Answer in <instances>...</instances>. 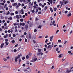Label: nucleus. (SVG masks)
<instances>
[{
    "instance_id": "obj_51",
    "label": "nucleus",
    "mask_w": 73,
    "mask_h": 73,
    "mask_svg": "<svg viewBox=\"0 0 73 73\" xmlns=\"http://www.w3.org/2000/svg\"><path fill=\"white\" fill-rule=\"evenodd\" d=\"M24 10L23 9H22L21 10V12H23V11H24Z\"/></svg>"
},
{
    "instance_id": "obj_1",
    "label": "nucleus",
    "mask_w": 73,
    "mask_h": 73,
    "mask_svg": "<svg viewBox=\"0 0 73 73\" xmlns=\"http://www.w3.org/2000/svg\"><path fill=\"white\" fill-rule=\"evenodd\" d=\"M66 1V0H63L61 5V7L62 6V5L65 6L66 5V4H67V3H69V1Z\"/></svg>"
},
{
    "instance_id": "obj_21",
    "label": "nucleus",
    "mask_w": 73,
    "mask_h": 73,
    "mask_svg": "<svg viewBox=\"0 0 73 73\" xmlns=\"http://www.w3.org/2000/svg\"><path fill=\"white\" fill-rule=\"evenodd\" d=\"M37 60V58H36L34 59L33 60L34 61V62H35V61H36V60Z\"/></svg>"
},
{
    "instance_id": "obj_44",
    "label": "nucleus",
    "mask_w": 73,
    "mask_h": 73,
    "mask_svg": "<svg viewBox=\"0 0 73 73\" xmlns=\"http://www.w3.org/2000/svg\"><path fill=\"white\" fill-rule=\"evenodd\" d=\"M20 49H21V47H19L18 48V49H17V50H18V51L19 50H20Z\"/></svg>"
},
{
    "instance_id": "obj_32",
    "label": "nucleus",
    "mask_w": 73,
    "mask_h": 73,
    "mask_svg": "<svg viewBox=\"0 0 73 73\" xmlns=\"http://www.w3.org/2000/svg\"><path fill=\"white\" fill-rule=\"evenodd\" d=\"M7 6V5L6 4H5V6H4V8H5L6 7V6Z\"/></svg>"
},
{
    "instance_id": "obj_55",
    "label": "nucleus",
    "mask_w": 73,
    "mask_h": 73,
    "mask_svg": "<svg viewBox=\"0 0 73 73\" xmlns=\"http://www.w3.org/2000/svg\"><path fill=\"white\" fill-rule=\"evenodd\" d=\"M54 67V66H52V68H51V69H53Z\"/></svg>"
},
{
    "instance_id": "obj_63",
    "label": "nucleus",
    "mask_w": 73,
    "mask_h": 73,
    "mask_svg": "<svg viewBox=\"0 0 73 73\" xmlns=\"http://www.w3.org/2000/svg\"><path fill=\"white\" fill-rule=\"evenodd\" d=\"M24 34L25 35H26L27 34V33L26 32H25V33H24Z\"/></svg>"
},
{
    "instance_id": "obj_5",
    "label": "nucleus",
    "mask_w": 73,
    "mask_h": 73,
    "mask_svg": "<svg viewBox=\"0 0 73 73\" xmlns=\"http://www.w3.org/2000/svg\"><path fill=\"white\" fill-rule=\"evenodd\" d=\"M51 23H52V25H54V26H56V23H55V21L54 20L53 21V22L52 21L51 22Z\"/></svg>"
},
{
    "instance_id": "obj_53",
    "label": "nucleus",
    "mask_w": 73,
    "mask_h": 73,
    "mask_svg": "<svg viewBox=\"0 0 73 73\" xmlns=\"http://www.w3.org/2000/svg\"><path fill=\"white\" fill-rule=\"evenodd\" d=\"M22 25L23 26H24L25 25V23H23L22 24Z\"/></svg>"
},
{
    "instance_id": "obj_57",
    "label": "nucleus",
    "mask_w": 73,
    "mask_h": 73,
    "mask_svg": "<svg viewBox=\"0 0 73 73\" xmlns=\"http://www.w3.org/2000/svg\"><path fill=\"white\" fill-rule=\"evenodd\" d=\"M42 36H39L38 37V38H42Z\"/></svg>"
},
{
    "instance_id": "obj_6",
    "label": "nucleus",
    "mask_w": 73,
    "mask_h": 73,
    "mask_svg": "<svg viewBox=\"0 0 73 73\" xmlns=\"http://www.w3.org/2000/svg\"><path fill=\"white\" fill-rule=\"evenodd\" d=\"M54 37V36H51L50 37V41L51 42H52V40H53V37Z\"/></svg>"
},
{
    "instance_id": "obj_36",
    "label": "nucleus",
    "mask_w": 73,
    "mask_h": 73,
    "mask_svg": "<svg viewBox=\"0 0 73 73\" xmlns=\"http://www.w3.org/2000/svg\"><path fill=\"white\" fill-rule=\"evenodd\" d=\"M30 62H34V60L33 59V60H31L30 61Z\"/></svg>"
},
{
    "instance_id": "obj_13",
    "label": "nucleus",
    "mask_w": 73,
    "mask_h": 73,
    "mask_svg": "<svg viewBox=\"0 0 73 73\" xmlns=\"http://www.w3.org/2000/svg\"><path fill=\"white\" fill-rule=\"evenodd\" d=\"M38 48V47L37 46H34V49L35 50H37Z\"/></svg>"
},
{
    "instance_id": "obj_27",
    "label": "nucleus",
    "mask_w": 73,
    "mask_h": 73,
    "mask_svg": "<svg viewBox=\"0 0 73 73\" xmlns=\"http://www.w3.org/2000/svg\"><path fill=\"white\" fill-rule=\"evenodd\" d=\"M47 6H45V9H44V10H45V11H46V10H47Z\"/></svg>"
},
{
    "instance_id": "obj_49",
    "label": "nucleus",
    "mask_w": 73,
    "mask_h": 73,
    "mask_svg": "<svg viewBox=\"0 0 73 73\" xmlns=\"http://www.w3.org/2000/svg\"><path fill=\"white\" fill-rule=\"evenodd\" d=\"M25 41L26 42H27V39H26V38H25Z\"/></svg>"
},
{
    "instance_id": "obj_42",
    "label": "nucleus",
    "mask_w": 73,
    "mask_h": 73,
    "mask_svg": "<svg viewBox=\"0 0 73 73\" xmlns=\"http://www.w3.org/2000/svg\"><path fill=\"white\" fill-rule=\"evenodd\" d=\"M13 25L14 26H17V24L16 23H14Z\"/></svg>"
},
{
    "instance_id": "obj_43",
    "label": "nucleus",
    "mask_w": 73,
    "mask_h": 73,
    "mask_svg": "<svg viewBox=\"0 0 73 73\" xmlns=\"http://www.w3.org/2000/svg\"><path fill=\"white\" fill-rule=\"evenodd\" d=\"M29 38H31V35H30L29 36Z\"/></svg>"
},
{
    "instance_id": "obj_7",
    "label": "nucleus",
    "mask_w": 73,
    "mask_h": 73,
    "mask_svg": "<svg viewBox=\"0 0 73 73\" xmlns=\"http://www.w3.org/2000/svg\"><path fill=\"white\" fill-rule=\"evenodd\" d=\"M48 48L51 49L52 48V45H49L48 46Z\"/></svg>"
},
{
    "instance_id": "obj_35",
    "label": "nucleus",
    "mask_w": 73,
    "mask_h": 73,
    "mask_svg": "<svg viewBox=\"0 0 73 73\" xmlns=\"http://www.w3.org/2000/svg\"><path fill=\"white\" fill-rule=\"evenodd\" d=\"M57 9V8H54V10L55 11H56V10Z\"/></svg>"
},
{
    "instance_id": "obj_58",
    "label": "nucleus",
    "mask_w": 73,
    "mask_h": 73,
    "mask_svg": "<svg viewBox=\"0 0 73 73\" xmlns=\"http://www.w3.org/2000/svg\"><path fill=\"white\" fill-rule=\"evenodd\" d=\"M41 12L40 11V12H38V14H41Z\"/></svg>"
},
{
    "instance_id": "obj_52",
    "label": "nucleus",
    "mask_w": 73,
    "mask_h": 73,
    "mask_svg": "<svg viewBox=\"0 0 73 73\" xmlns=\"http://www.w3.org/2000/svg\"><path fill=\"white\" fill-rule=\"evenodd\" d=\"M10 22V21H7V22L8 24H9Z\"/></svg>"
},
{
    "instance_id": "obj_48",
    "label": "nucleus",
    "mask_w": 73,
    "mask_h": 73,
    "mask_svg": "<svg viewBox=\"0 0 73 73\" xmlns=\"http://www.w3.org/2000/svg\"><path fill=\"white\" fill-rule=\"evenodd\" d=\"M54 45V43L53 42H52V45H51V47H53V45Z\"/></svg>"
},
{
    "instance_id": "obj_15",
    "label": "nucleus",
    "mask_w": 73,
    "mask_h": 73,
    "mask_svg": "<svg viewBox=\"0 0 73 73\" xmlns=\"http://www.w3.org/2000/svg\"><path fill=\"white\" fill-rule=\"evenodd\" d=\"M41 50H41V49H38V52H41Z\"/></svg>"
},
{
    "instance_id": "obj_18",
    "label": "nucleus",
    "mask_w": 73,
    "mask_h": 73,
    "mask_svg": "<svg viewBox=\"0 0 73 73\" xmlns=\"http://www.w3.org/2000/svg\"><path fill=\"white\" fill-rule=\"evenodd\" d=\"M67 42V41L66 40H65L64 42V44H65Z\"/></svg>"
},
{
    "instance_id": "obj_9",
    "label": "nucleus",
    "mask_w": 73,
    "mask_h": 73,
    "mask_svg": "<svg viewBox=\"0 0 73 73\" xmlns=\"http://www.w3.org/2000/svg\"><path fill=\"white\" fill-rule=\"evenodd\" d=\"M4 44H5L4 43H2L1 44V46H0V47L1 48H2L3 47V46H4Z\"/></svg>"
},
{
    "instance_id": "obj_54",
    "label": "nucleus",
    "mask_w": 73,
    "mask_h": 73,
    "mask_svg": "<svg viewBox=\"0 0 73 73\" xmlns=\"http://www.w3.org/2000/svg\"><path fill=\"white\" fill-rule=\"evenodd\" d=\"M38 10H39L40 11H41V9L40 7H39V8H38Z\"/></svg>"
},
{
    "instance_id": "obj_37",
    "label": "nucleus",
    "mask_w": 73,
    "mask_h": 73,
    "mask_svg": "<svg viewBox=\"0 0 73 73\" xmlns=\"http://www.w3.org/2000/svg\"><path fill=\"white\" fill-rule=\"evenodd\" d=\"M26 58L27 59H29V56L28 55H27L26 56Z\"/></svg>"
},
{
    "instance_id": "obj_25",
    "label": "nucleus",
    "mask_w": 73,
    "mask_h": 73,
    "mask_svg": "<svg viewBox=\"0 0 73 73\" xmlns=\"http://www.w3.org/2000/svg\"><path fill=\"white\" fill-rule=\"evenodd\" d=\"M51 44V42H49V43H46V44L47 45H49V44Z\"/></svg>"
},
{
    "instance_id": "obj_64",
    "label": "nucleus",
    "mask_w": 73,
    "mask_h": 73,
    "mask_svg": "<svg viewBox=\"0 0 73 73\" xmlns=\"http://www.w3.org/2000/svg\"><path fill=\"white\" fill-rule=\"evenodd\" d=\"M68 11H65V14L67 13H68Z\"/></svg>"
},
{
    "instance_id": "obj_61",
    "label": "nucleus",
    "mask_w": 73,
    "mask_h": 73,
    "mask_svg": "<svg viewBox=\"0 0 73 73\" xmlns=\"http://www.w3.org/2000/svg\"><path fill=\"white\" fill-rule=\"evenodd\" d=\"M59 50V48H56V51H58V50Z\"/></svg>"
},
{
    "instance_id": "obj_24",
    "label": "nucleus",
    "mask_w": 73,
    "mask_h": 73,
    "mask_svg": "<svg viewBox=\"0 0 73 73\" xmlns=\"http://www.w3.org/2000/svg\"><path fill=\"white\" fill-rule=\"evenodd\" d=\"M19 7V6L17 5L15 7V8L16 9H17Z\"/></svg>"
},
{
    "instance_id": "obj_34",
    "label": "nucleus",
    "mask_w": 73,
    "mask_h": 73,
    "mask_svg": "<svg viewBox=\"0 0 73 73\" xmlns=\"http://www.w3.org/2000/svg\"><path fill=\"white\" fill-rule=\"evenodd\" d=\"M61 57H62V55L61 54L60 55L58 56V58H61Z\"/></svg>"
},
{
    "instance_id": "obj_47",
    "label": "nucleus",
    "mask_w": 73,
    "mask_h": 73,
    "mask_svg": "<svg viewBox=\"0 0 73 73\" xmlns=\"http://www.w3.org/2000/svg\"><path fill=\"white\" fill-rule=\"evenodd\" d=\"M29 61H27V64L28 65H29Z\"/></svg>"
},
{
    "instance_id": "obj_8",
    "label": "nucleus",
    "mask_w": 73,
    "mask_h": 73,
    "mask_svg": "<svg viewBox=\"0 0 73 73\" xmlns=\"http://www.w3.org/2000/svg\"><path fill=\"white\" fill-rule=\"evenodd\" d=\"M10 14V12H9V11H7V13H5V15H8Z\"/></svg>"
},
{
    "instance_id": "obj_11",
    "label": "nucleus",
    "mask_w": 73,
    "mask_h": 73,
    "mask_svg": "<svg viewBox=\"0 0 73 73\" xmlns=\"http://www.w3.org/2000/svg\"><path fill=\"white\" fill-rule=\"evenodd\" d=\"M8 19L9 20H13L12 17H10L8 18Z\"/></svg>"
},
{
    "instance_id": "obj_23",
    "label": "nucleus",
    "mask_w": 73,
    "mask_h": 73,
    "mask_svg": "<svg viewBox=\"0 0 73 73\" xmlns=\"http://www.w3.org/2000/svg\"><path fill=\"white\" fill-rule=\"evenodd\" d=\"M15 42V41L14 40H11V42L12 44H14Z\"/></svg>"
},
{
    "instance_id": "obj_2",
    "label": "nucleus",
    "mask_w": 73,
    "mask_h": 73,
    "mask_svg": "<svg viewBox=\"0 0 73 73\" xmlns=\"http://www.w3.org/2000/svg\"><path fill=\"white\" fill-rule=\"evenodd\" d=\"M24 72L25 73H30L31 72V69L30 68H27L26 69L24 70Z\"/></svg>"
},
{
    "instance_id": "obj_17",
    "label": "nucleus",
    "mask_w": 73,
    "mask_h": 73,
    "mask_svg": "<svg viewBox=\"0 0 73 73\" xmlns=\"http://www.w3.org/2000/svg\"><path fill=\"white\" fill-rule=\"evenodd\" d=\"M71 15L72 14H71V13H70L69 14H68L67 15V16L68 17H70V16H71Z\"/></svg>"
},
{
    "instance_id": "obj_41",
    "label": "nucleus",
    "mask_w": 73,
    "mask_h": 73,
    "mask_svg": "<svg viewBox=\"0 0 73 73\" xmlns=\"http://www.w3.org/2000/svg\"><path fill=\"white\" fill-rule=\"evenodd\" d=\"M33 42H34V44H35V43H36V41L35 40H33Z\"/></svg>"
},
{
    "instance_id": "obj_46",
    "label": "nucleus",
    "mask_w": 73,
    "mask_h": 73,
    "mask_svg": "<svg viewBox=\"0 0 73 73\" xmlns=\"http://www.w3.org/2000/svg\"><path fill=\"white\" fill-rule=\"evenodd\" d=\"M15 14H17L18 13V11H16L15 12Z\"/></svg>"
},
{
    "instance_id": "obj_10",
    "label": "nucleus",
    "mask_w": 73,
    "mask_h": 73,
    "mask_svg": "<svg viewBox=\"0 0 73 73\" xmlns=\"http://www.w3.org/2000/svg\"><path fill=\"white\" fill-rule=\"evenodd\" d=\"M16 18H17L18 19H19L20 17H19V15H16Z\"/></svg>"
},
{
    "instance_id": "obj_45",
    "label": "nucleus",
    "mask_w": 73,
    "mask_h": 73,
    "mask_svg": "<svg viewBox=\"0 0 73 73\" xmlns=\"http://www.w3.org/2000/svg\"><path fill=\"white\" fill-rule=\"evenodd\" d=\"M22 59L23 60H24L25 59V57H23Z\"/></svg>"
},
{
    "instance_id": "obj_22",
    "label": "nucleus",
    "mask_w": 73,
    "mask_h": 73,
    "mask_svg": "<svg viewBox=\"0 0 73 73\" xmlns=\"http://www.w3.org/2000/svg\"><path fill=\"white\" fill-rule=\"evenodd\" d=\"M14 13H11L10 14V15L11 16H14Z\"/></svg>"
},
{
    "instance_id": "obj_4",
    "label": "nucleus",
    "mask_w": 73,
    "mask_h": 73,
    "mask_svg": "<svg viewBox=\"0 0 73 73\" xmlns=\"http://www.w3.org/2000/svg\"><path fill=\"white\" fill-rule=\"evenodd\" d=\"M43 53L42 52H38L37 54V55L38 56H42L43 54Z\"/></svg>"
},
{
    "instance_id": "obj_29",
    "label": "nucleus",
    "mask_w": 73,
    "mask_h": 73,
    "mask_svg": "<svg viewBox=\"0 0 73 73\" xmlns=\"http://www.w3.org/2000/svg\"><path fill=\"white\" fill-rule=\"evenodd\" d=\"M20 21L21 22H23V19H20Z\"/></svg>"
},
{
    "instance_id": "obj_30",
    "label": "nucleus",
    "mask_w": 73,
    "mask_h": 73,
    "mask_svg": "<svg viewBox=\"0 0 73 73\" xmlns=\"http://www.w3.org/2000/svg\"><path fill=\"white\" fill-rule=\"evenodd\" d=\"M41 27H42V26H39L38 27V29H41Z\"/></svg>"
},
{
    "instance_id": "obj_26",
    "label": "nucleus",
    "mask_w": 73,
    "mask_h": 73,
    "mask_svg": "<svg viewBox=\"0 0 73 73\" xmlns=\"http://www.w3.org/2000/svg\"><path fill=\"white\" fill-rule=\"evenodd\" d=\"M13 37H15L16 36V35L15 34H13Z\"/></svg>"
},
{
    "instance_id": "obj_50",
    "label": "nucleus",
    "mask_w": 73,
    "mask_h": 73,
    "mask_svg": "<svg viewBox=\"0 0 73 73\" xmlns=\"http://www.w3.org/2000/svg\"><path fill=\"white\" fill-rule=\"evenodd\" d=\"M59 32V30H57V31H56V34H57V33H58Z\"/></svg>"
},
{
    "instance_id": "obj_39",
    "label": "nucleus",
    "mask_w": 73,
    "mask_h": 73,
    "mask_svg": "<svg viewBox=\"0 0 73 73\" xmlns=\"http://www.w3.org/2000/svg\"><path fill=\"white\" fill-rule=\"evenodd\" d=\"M14 52H16L17 51V50H16V49H15L14 50Z\"/></svg>"
},
{
    "instance_id": "obj_28",
    "label": "nucleus",
    "mask_w": 73,
    "mask_h": 73,
    "mask_svg": "<svg viewBox=\"0 0 73 73\" xmlns=\"http://www.w3.org/2000/svg\"><path fill=\"white\" fill-rule=\"evenodd\" d=\"M48 41V39H46V40L45 41V43H47Z\"/></svg>"
},
{
    "instance_id": "obj_62",
    "label": "nucleus",
    "mask_w": 73,
    "mask_h": 73,
    "mask_svg": "<svg viewBox=\"0 0 73 73\" xmlns=\"http://www.w3.org/2000/svg\"><path fill=\"white\" fill-rule=\"evenodd\" d=\"M7 25V23H5L4 24V26H6Z\"/></svg>"
},
{
    "instance_id": "obj_59",
    "label": "nucleus",
    "mask_w": 73,
    "mask_h": 73,
    "mask_svg": "<svg viewBox=\"0 0 73 73\" xmlns=\"http://www.w3.org/2000/svg\"><path fill=\"white\" fill-rule=\"evenodd\" d=\"M2 22H3V23H4L5 22V20H3V21H2Z\"/></svg>"
},
{
    "instance_id": "obj_16",
    "label": "nucleus",
    "mask_w": 73,
    "mask_h": 73,
    "mask_svg": "<svg viewBox=\"0 0 73 73\" xmlns=\"http://www.w3.org/2000/svg\"><path fill=\"white\" fill-rule=\"evenodd\" d=\"M49 2H50V4H52V0H49V1H48Z\"/></svg>"
},
{
    "instance_id": "obj_3",
    "label": "nucleus",
    "mask_w": 73,
    "mask_h": 73,
    "mask_svg": "<svg viewBox=\"0 0 73 73\" xmlns=\"http://www.w3.org/2000/svg\"><path fill=\"white\" fill-rule=\"evenodd\" d=\"M22 56V55L21 54H20V55H18V57H15V62H17V59L18 58H20V56Z\"/></svg>"
},
{
    "instance_id": "obj_38",
    "label": "nucleus",
    "mask_w": 73,
    "mask_h": 73,
    "mask_svg": "<svg viewBox=\"0 0 73 73\" xmlns=\"http://www.w3.org/2000/svg\"><path fill=\"white\" fill-rule=\"evenodd\" d=\"M37 31V29H34V32L35 33Z\"/></svg>"
},
{
    "instance_id": "obj_19",
    "label": "nucleus",
    "mask_w": 73,
    "mask_h": 73,
    "mask_svg": "<svg viewBox=\"0 0 73 73\" xmlns=\"http://www.w3.org/2000/svg\"><path fill=\"white\" fill-rule=\"evenodd\" d=\"M50 10L51 12H53L52 9V8L50 7Z\"/></svg>"
},
{
    "instance_id": "obj_12",
    "label": "nucleus",
    "mask_w": 73,
    "mask_h": 73,
    "mask_svg": "<svg viewBox=\"0 0 73 73\" xmlns=\"http://www.w3.org/2000/svg\"><path fill=\"white\" fill-rule=\"evenodd\" d=\"M25 28L26 30H27L28 28V26L27 25H26L25 26Z\"/></svg>"
},
{
    "instance_id": "obj_31",
    "label": "nucleus",
    "mask_w": 73,
    "mask_h": 73,
    "mask_svg": "<svg viewBox=\"0 0 73 73\" xmlns=\"http://www.w3.org/2000/svg\"><path fill=\"white\" fill-rule=\"evenodd\" d=\"M3 60H4V61L6 62L7 60L6 58H3Z\"/></svg>"
},
{
    "instance_id": "obj_14",
    "label": "nucleus",
    "mask_w": 73,
    "mask_h": 73,
    "mask_svg": "<svg viewBox=\"0 0 73 73\" xmlns=\"http://www.w3.org/2000/svg\"><path fill=\"white\" fill-rule=\"evenodd\" d=\"M17 5V3H14L13 4V6H16V5Z\"/></svg>"
},
{
    "instance_id": "obj_60",
    "label": "nucleus",
    "mask_w": 73,
    "mask_h": 73,
    "mask_svg": "<svg viewBox=\"0 0 73 73\" xmlns=\"http://www.w3.org/2000/svg\"><path fill=\"white\" fill-rule=\"evenodd\" d=\"M6 10H7L8 9V7H7L6 8V9H5Z\"/></svg>"
},
{
    "instance_id": "obj_20",
    "label": "nucleus",
    "mask_w": 73,
    "mask_h": 73,
    "mask_svg": "<svg viewBox=\"0 0 73 73\" xmlns=\"http://www.w3.org/2000/svg\"><path fill=\"white\" fill-rule=\"evenodd\" d=\"M5 43L6 44V46H7V45H8V44H9V42H5Z\"/></svg>"
},
{
    "instance_id": "obj_33",
    "label": "nucleus",
    "mask_w": 73,
    "mask_h": 73,
    "mask_svg": "<svg viewBox=\"0 0 73 73\" xmlns=\"http://www.w3.org/2000/svg\"><path fill=\"white\" fill-rule=\"evenodd\" d=\"M71 72V70H67V72L68 73H70Z\"/></svg>"
},
{
    "instance_id": "obj_40",
    "label": "nucleus",
    "mask_w": 73,
    "mask_h": 73,
    "mask_svg": "<svg viewBox=\"0 0 73 73\" xmlns=\"http://www.w3.org/2000/svg\"><path fill=\"white\" fill-rule=\"evenodd\" d=\"M18 6H19H19H20L21 5V4L20 3H18Z\"/></svg>"
},
{
    "instance_id": "obj_56",
    "label": "nucleus",
    "mask_w": 73,
    "mask_h": 73,
    "mask_svg": "<svg viewBox=\"0 0 73 73\" xmlns=\"http://www.w3.org/2000/svg\"><path fill=\"white\" fill-rule=\"evenodd\" d=\"M11 3H14V0H11Z\"/></svg>"
}]
</instances>
